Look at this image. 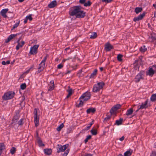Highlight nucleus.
<instances>
[{
	"instance_id": "052dcab7",
	"label": "nucleus",
	"mask_w": 156,
	"mask_h": 156,
	"mask_svg": "<svg viewBox=\"0 0 156 156\" xmlns=\"http://www.w3.org/2000/svg\"><path fill=\"white\" fill-rule=\"evenodd\" d=\"M91 126H89L87 127L84 129L85 130H87L90 128Z\"/></svg>"
},
{
	"instance_id": "e2e57ef3",
	"label": "nucleus",
	"mask_w": 156,
	"mask_h": 156,
	"mask_svg": "<svg viewBox=\"0 0 156 156\" xmlns=\"http://www.w3.org/2000/svg\"><path fill=\"white\" fill-rule=\"evenodd\" d=\"M71 71V70H67V72L66 73H65V74H69L70 73Z\"/></svg>"
},
{
	"instance_id": "c9c22d12",
	"label": "nucleus",
	"mask_w": 156,
	"mask_h": 156,
	"mask_svg": "<svg viewBox=\"0 0 156 156\" xmlns=\"http://www.w3.org/2000/svg\"><path fill=\"white\" fill-rule=\"evenodd\" d=\"M117 110L114 107H113L110 111V112L111 114L115 113Z\"/></svg>"
},
{
	"instance_id": "603ef678",
	"label": "nucleus",
	"mask_w": 156,
	"mask_h": 156,
	"mask_svg": "<svg viewBox=\"0 0 156 156\" xmlns=\"http://www.w3.org/2000/svg\"><path fill=\"white\" fill-rule=\"evenodd\" d=\"M150 156H156V152L155 151H152Z\"/></svg>"
},
{
	"instance_id": "2f4dec72",
	"label": "nucleus",
	"mask_w": 156,
	"mask_h": 156,
	"mask_svg": "<svg viewBox=\"0 0 156 156\" xmlns=\"http://www.w3.org/2000/svg\"><path fill=\"white\" fill-rule=\"evenodd\" d=\"M5 149V146L3 143H0V150L2 151H3Z\"/></svg>"
},
{
	"instance_id": "338daca9",
	"label": "nucleus",
	"mask_w": 156,
	"mask_h": 156,
	"mask_svg": "<svg viewBox=\"0 0 156 156\" xmlns=\"http://www.w3.org/2000/svg\"><path fill=\"white\" fill-rule=\"evenodd\" d=\"M100 70L101 71H102L103 70V67H100Z\"/></svg>"
},
{
	"instance_id": "0e129e2a",
	"label": "nucleus",
	"mask_w": 156,
	"mask_h": 156,
	"mask_svg": "<svg viewBox=\"0 0 156 156\" xmlns=\"http://www.w3.org/2000/svg\"><path fill=\"white\" fill-rule=\"evenodd\" d=\"M27 19L26 18L24 21V23H26L27 22Z\"/></svg>"
},
{
	"instance_id": "f8f14e48",
	"label": "nucleus",
	"mask_w": 156,
	"mask_h": 156,
	"mask_svg": "<svg viewBox=\"0 0 156 156\" xmlns=\"http://www.w3.org/2000/svg\"><path fill=\"white\" fill-rule=\"evenodd\" d=\"M9 10L8 8L5 9H2L0 12V14L4 18H7V16L6 15V13Z\"/></svg>"
},
{
	"instance_id": "09e8293b",
	"label": "nucleus",
	"mask_w": 156,
	"mask_h": 156,
	"mask_svg": "<svg viewBox=\"0 0 156 156\" xmlns=\"http://www.w3.org/2000/svg\"><path fill=\"white\" fill-rule=\"evenodd\" d=\"M110 116H108L106 117L104 119V121L106 122H108L110 119Z\"/></svg>"
},
{
	"instance_id": "f03ea898",
	"label": "nucleus",
	"mask_w": 156,
	"mask_h": 156,
	"mask_svg": "<svg viewBox=\"0 0 156 156\" xmlns=\"http://www.w3.org/2000/svg\"><path fill=\"white\" fill-rule=\"evenodd\" d=\"M39 110L38 108H35L33 112L34 116V122L35 123V126H37L39 124V115H38V112Z\"/></svg>"
},
{
	"instance_id": "7ed1b4c3",
	"label": "nucleus",
	"mask_w": 156,
	"mask_h": 156,
	"mask_svg": "<svg viewBox=\"0 0 156 156\" xmlns=\"http://www.w3.org/2000/svg\"><path fill=\"white\" fill-rule=\"evenodd\" d=\"M105 85V83L103 82H99L94 85L93 88V92H97L103 88Z\"/></svg>"
},
{
	"instance_id": "4c0bfd02",
	"label": "nucleus",
	"mask_w": 156,
	"mask_h": 156,
	"mask_svg": "<svg viewBox=\"0 0 156 156\" xmlns=\"http://www.w3.org/2000/svg\"><path fill=\"white\" fill-rule=\"evenodd\" d=\"M16 150V148L14 147H12L10 150V151L11 153L12 154H14Z\"/></svg>"
},
{
	"instance_id": "c756f323",
	"label": "nucleus",
	"mask_w": 156,
	"mask_h": 156,
	"mask_svg": "<svg viewBox=\"0 0 156 156\" xmlns=\"http://www.w3.org/2000/svg\"><path fill=\"white\" fill-rule=\"evenodd\" d=\"M142 10V8L140 7H136L135 9V12L136 14H138L139 12H141Z\"/></svg>"
},
{
	"instance_id": "49530a36",
	"label": "nucleus",
	"mask_w": 156,
	"mask_h": 156,
	"mask_svg": "<svg viewBox=\"0 0 156 156\" xmlns=\"http://www.w3.org/2000/svg\"><path fill=\"white\" fill-rule=\"evenodd\" d=\"M32 14H30L29 15L27 16L26 17L27 20H29L30 21H31L32 20Z\"/></svg>"
},
{
	"instance_id": "69168bd1",
	"label": "nucleus",
	"mask_w": 156,
	"mask_h": 156,
	"mask_svg": "<svg viewBox=\"0 0 156 156\" xmlns=\"http://www.w3.org/2000/svg\"><path fill=\"white\" fill-rule=\"evenodd\" d=\"M71 95L68 94L66 96V98H68Z\"/></svg>"
},
{
	"instance_id": "9b49d317",
	"label": "nucleus",
	"mask_w": 156,
	"mask_h": 156,
	"mask_svg": "<svg viewBox=\"0 0 156 156\" xmlns=\"http://www.w3.org/2000/svg\"><path fill=\"white\" fill-rule=\"evenodd\" d=\"M155 73L153 70V67L151 66V67L149 68V69L148 70V71L146 73L147 75H149L151 76H152Z\"/></svg>"
},
{
	"instance_id": "72a5a7b5",
	"label": "nucleus",
	"mask_w": 156,
	"mask_h": 156,
	"mask_svg": "<svg viewBox=\"0 0 156 156\" xmlns=\"http://www.w3.org/2000/svg\"><path fill=\"white\" fill-rule=\"evenodd\" d=\"M97 37V34L95 32H93L90 35V38L91 39H95Z\"/></svg>"
},
{
	"instance_id": "1a4fd4ad",
	"label": "nucleus",
	"mask_w": 156,
	"mask_h": 156,
	"mask_svg": "<svg viewBox=\"0 0 156 156\" xmlns=\"http://www.w3.org/2000/svg\"><path fill=\"white\" fill-rule=\"evenodd\" d=\"M47 59V55L45 56L43 60L39 64V67H38L40 69H41L43 70L45 66V62Z\"/></svg>"
},
{
	"instance_id": "bb28decb",
	"label": "nucleus",
	"mask_w": 156,
	"mask_h": 156,
	"mask_svg": "<svg viewBox=\"0 0 156 156\" xmlns=\"http://www.w3.org/2000/svg\"><path fill=\"white\" fill-rule=\"evenodd\" d=\"M97 72V70L96 69H94L93 72L91 74L90 78H93L96 75Z\"/></svg>"
},
{
	"instance_id": "bf43d9fd",
	"label": "nucleus",
	"mask_w": 156,
	"mask_h": 156,
	"mask_svg": "<svg viewBox=\"0 0 156 156\" xmlns=\"http://www.w3.org/2000/svg\"><path fill=\"white\" fill-rule=\"evenodd\" d=\"M50 83L51 84V86H55L54 81V80H52L50 82Z\"/></svg>"
},
{
	"instance_id": "f257e3e1",
	"label": "nucleus",
	"mask_w": 156,
	"mask_h": 156,
	"mask_svg": "<svg viewBox=\"0 0 156 156\" xmlns=\"http://www.w3.org/2000/svg\"><path fill=\"white\" fill-rule=\"evenodd\" d=\"M86 12L81 10V6L80 5L74 6L70 8L69 12L70 16H75L76 18H83L85 16Z\"/></svg>"
},
{
	"instance_id": "13d9d810",
	"label": "nucleus",
	"mask_w": 156,
	"mask_h": 156,
	"mask_svg": "<svg viewBox=\"0 0 156 156\" xmlns=\"http://www.w3.org/2000/svg\"><path fill=\"white\" fill-rule=\"evenodd\" d=\"M43 70L40 69L39 68H38V70L36 72V73L37 74L39 73L40 72L42 71Z\"/></svg>"
},
{
	"instance_id": "aec40b11",
	"label": "nucleus",
	"mask_w": 156,
	"mask_h": 156,
	"mask_svg": "<svg viewBox=\"0 0 156 156\" xmlns=\"http://www.w3.org/2000/svg\"><path fill=\"white\" fill-rule=\"evenodd\" d=\"M20 118V115L18 113H16L14 116L12 121H18Z\"/></svg>"
},
{
	"instance_id": "9d476101",
	"label": "nucleus",
	"mask_w": 156,
	"mask_h": 156,
	"mask_svg": "<svg viewBox=\"0 0 156 156\" xmlns=\"http://www.w3.org/2000/svg\"><path fill=\"white\" fill-rule=\"evenodd\" d=\"M113 48V46L109 43H106L105 45V49L106 51H110Z\"/></svg>"
},
{
	"instance_id": "39448f33",
	"label": "nucleus",
	"mask_w": 156,
	"mask_h": 156,
	"mask_svg": "<svg viewBox=\"0 0 156 156\" xmlns=\"http://www.w3.org/2000/svg\"><path fill=\"white\" fill-rule=\"evenodd\" d=\"M91 96L90 93L87 91L82 95L80 98V99H83V101H86L90 98Z\"/></svg>"
},
{
	"instance_id": "20e7f679",
	"label": "nucleus",
	"mask_w": 156,
	"mask_h": 156,
	"mask_svg": "<svg viewBox=\"0 0 156 156\" xmlns=\"http://www.w3.org/2000/svg\"><path fill=\"white\" fill-rule=\"evenodd\" d=\"M14 92L12 91H9L5 93L2 96V99L4 100L11 99L14 97Z\"/></svg>"
},
{
	"instance_id": "dca6fc26",
	"label": "nucleus",
	"mask_w": 156,
	"mask_h": 156,
	"mask_svg": "<svg viewBox=\"0 0 156 156\" xmlns=\"http://www.w3.org/2000/svg\"><path fill=\"white\" fill-rule=\"evenodd\" d=\"M17 35V34H11L9 35L7 39L6 40L5 42L6 43L9 42L14 37H15Z\"/></svg>"
},
{
	"instance_id": "473e14b6",
	"label": "nucleus",
	"mask_w": 156,
	"mask_h": 156,
	"mask_svg": "<svg viewBox=\"0 0 156 156\" xmlns=\"http://www.w3.org/2000/svg\"><path fill=\"white\" fill-rule=\"evenodd\" d=\"M122 120L123 119L120 118L119 120H117L116 121L115 124L117 125H120L122 124Z\"/></svg>"
},
{
	"instance_id": "cd10ccee",
	"label": "nucleus",
	"mask_w": 156,
	"mask_h": 156,
	"mask_svg": "<svg viewBox=\"0 0 156 156\" xmlns=\"http://www.w3.org/2000/svg\"><path fill=\"white\" fill-rule=\"evenodd\" d=\"M24 119H21L19 121H18V124L19 126H22L24 123L23 121Z\"/></svg>"
},
{
	"instance_id": "680f3d73",
	"label": "nucleus",
	"mask_w": 156,
	"mask_h": 156,
	"mask_svg": "<svg viewBox=\"0 0 156 156\" xmlns=\"http://www.w3.org/2000/svg\"><path fill=\"white\" fill-rule=\"evenodd\" d=\"M124 138H125L124 136H123L121 137L119 139V140H120V141H123L124 140Z\"/></svg>"
},
{
	"instance_id": "774afa93",
	"label": "nucleus",
	"mask_w": 156,
	"mask_h": 156,
	"mask_svg": "<svg viewBox=\"0 0 156 156\" xmlns=\"http://www.w3.org/2000/svg\"><path fill=\"white\" fill-rule=\"evenodd\" d=\"M153 6L156 9V4H154L153 5Z\"/></svg>"
},
{
	"instance_id": "393cba45",
	"label": "nucleus",
	"mask_w": 156,
	"mask_h": 156,
	"mask_svg": "<svg viewBox=\"0 0 156 156\" xmlns=\"http://www.w3.org/2000/svg\"><path fill=\"white\" fill-rule=\"evenodd\" d=\"M132 153V151H130V150L126 151L124 153V156H130Z\"/></svg>"
},
{
	"instance_id": "8fccbe9b",
	"label": "nucleus",
	"mask_w": 156,
	"mask_h": 156,
	"mask_svg": "<svg viewBox=\"0 0 156 156\" xmlns=\"http://www.w3.org/2000/svg\"><path fill=\"white\" fill-rule=\"evenodd\" d=\"M140 20L139 18V17L138 16L137 17H134L133 19V20L134 22H136V21H138Z\"/></svg>"
},
{
	"instance_id": "423d86ee",
	"label": "nucleus",
	"mask_w": 156,
	"mask_h": 156,
	"mask_svg": "<svg viewBox=\"0 0 156 156\" xmlns=\"http://www.w3.org/2000/svg\"><path fill=\"white\" fill-rule=\"evenodd\" d=\"M69 146V144H67L62 146L61 145L58 144L57 147V152L59 153L64 151Z\"/></svg>"
},
{
	"instance_id": "f3484780",
	"label": "nucleus",
	"mask_w": 156,
	"mask_h": 156,
	"mask_svg": "<svg viewBox=\"0 0 156 156\" xmlns=\"http://www.w3.org/2000/svg\"><path fill=\"white\" fill-rule=\"evenodd\" d=\"M57 4L56 1L54 0L48 4V7L50 8H52L55 7Z\"/></svg>"
},
{
	"instance_id": "58836bf2",
	"label": "nucleus",
	"mask_w": 156,
	"mask_h": 156,
	"mask_svg": "<svg viewBox=\"0 0 156 156\" xmlns=\"http://www.w3.org/2000/svg\"><path fill=\"white\" fill-rule=\"evenodd\" d=\"M91 138V136L90 135H89L87 136L86 138L84 140V143L86 144L88 141L89 140H90Z\"/></svg>"
},
{
	"instance_id": "6e6552de",
	"label": "nucleus",
	"mask_w": 156,
	"mask_h": 156,
	"mask_svg": "<svg viewBox=\"0 0 156 156\" xmlns=\"http://www.w3.org/2000/svg\"><path fill=\"white\" fill-rule=\"evenodd\" d=\"M39 45H35L30 48V53L31 55H34L37 53V50Z\"/></svg>"
},
{
	"instance_id": "ddd939ff",
	"label": "nucleus",
	"mask_w": 156,
	"mask_h": 156,
	"mask_svg": "<svg viewBox=\"0 0 156 156\" xmlns=\"http://www.w3.org/2000/svg\"><path fill=\"white\" fill-rule=\"evenodd\" d=\"M10 125L16 129H17L19 127L18 121H12Z\"/></svg>"
},
{
	"instance_id": "864d4df0",
	"label": "nucleus",
	"mask_w": 156,
	"mask_h": 156,
	"mask_svg": "<svg viewBox=\"0 0 156 156\" xmlns=\"http://www.w3.org/2000/svg\"><path fill=\"white\" fill-rule=\"evenodd\" d=\"M121 106V105H120L118 104L116 105L114 107L115 108H116L117 110L119 108H120Z\"/></svg>"
},
{
	"instance_id": "5fc2aeb1",
	"label": "nucleus",
	"mask_w": 156,
	"mask_h": 156,
	"mask_svg": "<svg viewBox=\"0 0 156 156\" xmlns=\"http://www.w3.org/2000/svg\"><path fill=\"white\" fill-rule=\"evenodd\" d=\"M54 86H51L49 87V88L48 89V91H51L54 89Z\"/></svg>"
},
{
	"instance_id": "37998d69",
	"label": "nucleus",
	"mask_w": 156,
	"mask_h": 156,
	"mask_svg": "<svg viewBox=\"0 0 156 156\" xmlns=\"http://www.w3.org/2000/svg\"><path fill=\"white\" fill-rule=\"evenodd\" d=\"M10 63V61L8 60L6 62H5V61H3L2 62V64L3 65H5L7 64H9Z\"/></svg>"
},
{
	"instance_id": "a19ab883",
	"label": "nucleus",
	"mask_w": 156,
	"mask_h": 156,
	"mask_svg": "<svg viewBox=\"0 0 156 156\" xmlns=\"http://www.w3.org/2000/svg\"><path fill=\"white\" fill-rule=\"evenodd\" d=\"M145 13L144 12H143L142 13L139 15L138 16L139 17V18L141 20L142 19L143 17L145 16Z\"/></svg>"
},
{
	"instance_id": "b1692460",
	"label": "nucleus",
	"mask_w": 156,
	"mask_h": 156,
	"mask_svg": "<svg viewBox=\"0 0 156 156\" xmlns=\"http://www.w3.org/2000/svg\"><path fill=\"white\" fill-rule=\"evenodd\" d=\"M149 41L151 42L153 41L156 39V37L154 34H152L151 36L149 37Z\"/></svg>"
},
{
	"instance_id": "c03bdc74",
	"label": "nucleus",
	"mask_w": 156,
	"mask_h": 156,
	"mask_svg": "<svg viewBox=\"0 0 156 156\" xmlns=\"http://www.w3.org/2000/svg\"><path fill=\"white\" fill-rule=\"evenodd\" d=\"M83 100H80L79 103L77 105V107H80L82 106L83 105Z\"/></svg>"
},
{
	"instance_id": "f704fd0d",
	"label": "nucleus",
	"mask_w": 156,
	"mask_h": 156,
	"mask_svg": "<svg viewBox=\"0 0 156 156\" xmlns=\"http://www.w3.org/2000/svg\"><path fill=\"white\" fill-rule=\"evenodd\" d=\"M64 125L63 123H62L57 128L56 130L58 131H60L61 129L63 127Z\"/></svg>"
},
{
	"instance_id": "7c9ffc66",
	"label": "nucleus",
	"mask_w": 156,
	"mask_h": 156,
	"mask_svg": "<svg viewBox=\"0 0 156 156\" xmlns=\"http://www.w3.org/2000/svg\"><path fill=\"white\" fill-rule=\"evenodd\" d=\"M147 49L146 48L145 46L144 45L142 47H141L140 48V51L142 52H144L147 51Z\"/></svg>"
},
{
	"instance_id": "412c9836",
	"label": "nucleus",
	"mask_w": 156,
	"mask_h": 156,
	"mask_svg": "<svg viewBox=\"0 0 156 156\" xmlns=\"http://www.w3.org/2000/svg\"><path fill=\"white\" fill-rule=\"evenodd\" d=\"M44 151L45 154L48 155L51 154L52 152V151L51 149H44Z\"/></svg>"
},
{
	"instance_id": "4be33fe9",
	"label": "nucleus",
	"mask_w": 156,
	"mask_h": 156,
	"mask_svg": "<svg viewBox=\"0 0 156 156\" xmlns=\"http://www.w3.org/2000/svg\"><path fill=\"white\" fill-rule=\"evenodd\" d=\"M133 112V109L132 108H130L127 110L126 114V115L129 116L131 115Z\"/></svg>"
},
{
	"instance_id": "6ab92c4d",
	"label": "nucleus",
	"mask_w": 156,
	"mask_h": 156,
	"mask_svg": "<svg viewBox=\"0 0 156 156\" xmlns=\"http://www.w3.org/2000/svg\"><path fill=\"white\" fill-rule=\"evenodd\" d=\"M96 111V109L94 108H90L87 110V114H90V113H94Z\"/></svg>"
},
{
	"instance_id": "a18cd8bd",
	"label": "nucleus",
	"mask_w": 156,
	"mask_h": 156,
	"mask_svg": "<svg viewBox=\"0 0 156 156\" xmlns=\"http://www.w3.org/2000/svg\"><path fill=\"white\" fill-rule=\"evenodd\" d=\"M69 152V149H67L65 151V152L62 154L63 156H66Z\"/></svg>"
},
{
	"instance_id": "e433bc0d",
	"label": "nucleus",
	"mask_w": 156,
	"mask_h": 156,
	"mask_svg": "<svg viewBox=\"0 0 156 156\" xmlns=\"http://www.w3.org/2000/svg\"><path fill=\"white\" fill-rule=\"evenodd\" d=\"M123 56L121 54H119L117 56V58L118 60L119 61H121L122 60V58Z\"/></svg>"
},
{
	"instance_id": "79ce46f5",
	"label": "nucleus",
	"mask_w": 156,
	"mask_h": 156,
	"mask_svg": "<svg viewBox=\"0 0 156 156\" xmlns=\"http://www.w3.org/2000/svg\"><path fill=\"white\" fill-rule=\"evenodd\" d=\"M26 87V85L25 83L22 84L20 85V88L22 90H24Z\"/></svg>"
},
{
	"instance_id": "3c124183",
	"label": "nucleus",
	"mask_w": 156,
	"mask_h": 156,
	"mask_svg": "<svg viewBox=\"0 0 156 156\" xmlns=\"http://www.w3.org/2000/svg\"><path fill=\"white\" fill-rule=\"evenodd\" d=\"M67 91L68 92V94L71 95L73 93L72 90L71 89H69L67 90Z\"/></svg>"
},
{
	"instance_id": "5701e85b",
	"label": "nucleus",
	"mask_w": 156,
	"mask_h": 156,
	"mask_svg": "<svg viewBox=\"0 0 156 156\" xmlns=\"http://www.w3.org/2000/svg\"><path fill=\"white\" fill-rule=\"evenodd\" d=\"M37 143L39 144V145L40 147L44 146V144L42 143V140H41V139L39 137H38V138H37Z\"/></svg>"
},
{
	"instance_id": "6e6d98bb",
	"label": "nucleus",
	"mask_w": 156,
	"mask_h": 156,
	"mask_svg": "<svg viewBox=\"0 0 156 156\" xmlns=\"http://www.w3.org/2000/svg\"><path fill=\"white\" fill-rule=\"evenodd\" d=\"M63 67V65L61 64H60L58 65L57 68L58 69H60L62 68Z\"/></svg>"
},
{
	"instance_id": "4d7b16f0",
	"label": "nucleus",
	"mask_w": 156,
	"mask_h": 156,
	"mask_svg": "<svg viewBox=\"0 0 156 156\" xmlns=\"http://www.w3.org/2000/svg\"><path fill=\"white\" fill-rule=\"evenodd\" d=\"M152 67H153V70L155 73L156 72V65H154L152 66Z\"/></svg>"
},
{
	"instance_id": "2eb2a0df",
	"label": "nucleus",
	"mask_w": 156,
	"mask_h": 156,
	"mask_svg": "<svg viewBox=\"0 0 156 156\" xmlns=\"http://www.w3.org/2000/svg\"><path fill=\"white\" fill-rule=\"evenodd\" d=\"M19 41L20 40H18L17 41L18 44L16 47V49L17 50H18L20 48L22 47L25 44V42L24 41H22L21 44L20 43Z\"/></svg>"
},
{
	"instance_id": "0eeeda50",
	"label": "nucleus",
	"mask_w": 156,
	"mask_h": 156,
	"mask_svg": "<svg viewBox=\"0 0 156 156\" xmlns=\"http://www.w3.org/2000/svg\"><path fill=\"white\" fill-rule=\"evenodd\" d=\"M144 75L143 74V72H140L136 76L135 81L136 83L139 82L140 80L143 79L144 78Z\"/></svg>"
},
{
	"instance_id": "ea45409f",
	"label": "nucleus",
	"mask_w": 156,
	"mask_h": 156,
	"mask_svg": "<svg viewBox=\"0 0 156 156\" xmlns=\"http://www.w3.org/2000/svg\"><path fill=\"white\" fill-rule=\"evenodd\" d=\"M20 21H18V22L17 23H16L14 24V25H13L12 28L11 29V30H12L16 28L19 25V23H20Z\"/></svg>"
},
{
	"instance_id": "c85d7f7f",
	"label": "nucleus",
	"mask_w": 156,
	"mask_h": 156,
	"mask_svg": "<svg viewBox=\"0 0 156 156\" xmlns=\"http://www.w3.org/2000/svg\"><path fill=\"white\" fill-rule=\"evenodd\" d=\"M151 100L152 101H156V94H153L151 97Z\"/></svg>"
},
{
	"instance_id": "a211bd4d",
	"label": "nucleus",
	"mask_w": 156,
	"mask_h": 156,
	"mask_svg": "<svg viewBox=\"0 0 156 156\" xmlns=\"http://www.w3.org/2000/svg\"><path fill=\"white\" fill-rule=\"evenodd\" d=\"M148 103V100H146L144 102V103H142V104L139 106V109H143L144 108H146L147 107V105Z\"/></svg>"
},
{
	"instance_id": "a878e982",
	"label": "nucleus",
	"mask_w": 156,
	"mask_h": 156,
	"mask_svg": "<svg viewBox=\"0 0 156 156\" xmlns=\"http://www.w3.org/2000/svg\"><path fill=\"white\" fill-rule=\"evenodd\" d=\"M90 132L93 135H96L98 133L97 130L94 128H92Z\"/></svg>"
},
{
	"instance_id": "de8ad7c7",
	"label": "nucleus",
	"mask_w": 156,
	"mask_h": 156,
	"mask_svg": "<svg viewBox=\"0 0 156 156\" xmlns=\"http://www.w3.org/2000/svg\"><path fill=\"white\" fill-rule=\"evenodd\" d=\"M102 2L109 3L112 2L113 0H100Z\"/></svg>"
},
{
	"instance_id": "4468645a",
	"label": "nucleus",
	"mask_w": 156,
	"mask_h": 156,
	"mask_svg": "<svg viewBox=\"0 0 156 156\" xmlns=\"http://www.w3.org/2000/svg\"><path fill=\"white\" fill-rule=\"evenodd\" d=\"M79 2L80 4H83L84 6L85 7H89L92 4V2L90 1H88L86 2H84L83 3L82 2H80V0Z\"/></svg>"
}]
</instances>
